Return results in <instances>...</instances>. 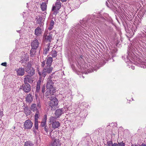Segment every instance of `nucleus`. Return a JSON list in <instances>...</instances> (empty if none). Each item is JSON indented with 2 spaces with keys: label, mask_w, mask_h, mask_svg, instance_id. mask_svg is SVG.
<instances>
[{
  "label": "nucleus",
  "mask_w": 146,
  "mask_h": 146,
  "mask_svg": "<svg viewBox=\"0 0 146 146\" xmlns=\"http://www.w3.org/2000/svg\"><path fill=\"white\" fill-rule=\"evenodd\" d=\"M72 45L71 46L72 49V50H73V51L75 52V50H77V48H76V44L75 42H74L72 43Z\"/></svg>",
  "instance_id": "34"
},
{
  "label": "nucleus",
  "mask_w": 146,
  "mask_h": 146,
  "mask_svg": "<svg viewBox=\"0 0 146 146\" xmlns=\"http://www.w3.org/2000/svg\"><path fill=\"white\" fill-rule=\"evenodd\" d=\"M33 128L38 131V119H34V125Z\"/></svg>",
  "instance_id": "25"
},
{
  "label": "nucleus",
  "mask_w": 146,
  "mask_h": 146,
  "mask_svg": "<svg viewBox=\"0 0 146 146\" xmlns=\"http://www.w3.org/2000/svg\"><path fill=\"white\" fill-rule=\"evenodd\" d=\"M37 49L33 48H31L30 51V56L31 57H33L35 55L36 52V50Z\"/></svg>",
  "instance_id": "24"
},
{
  "label": "nucleus",
  "mask_w": 146,
  "mask_h": 146,
  "mask_svg": "<svg viewBox=\"0 0 146 146\" xmlns=\"http://www.w3.org/2000/svg\"><path fill=\"white\" fill-rule=\"evenodd\" d=\"M107 146H112L113 145L112 142L111 141H110L107 142Z\"/></svg>",
  "instance_id": "42"
},
{
  "label": "nucleus",
  "mask_w": 146,
  "mask_h": 146,
  "mask_svg": "<svg viewBox=\"0 0 146 146\" xmlns=\"http://www.w3.org/2000/svg\"><path fill=\"white\" fill-rule=\"evenodd\" d=\"M123 57H124V56H122V58H123Z\"/></svg>",
  "instance_id": "61"
},
{
  "label": "nucleus",
  "mask_w": 146,
  "mask_h": 146,
  "mask_svg": "<svg viewBox=\"0 0 146 146\" xmlns=\"http://www.w3.org/2000/svg\"><path fill=\"white\" fill-rule=\"evenodd\" d=\"M112 146H118V142L117 144L115 143L113 144Z\"/></svg>",
  "instance_id": "48"
},
{
  "label": "nucleus",
  "mask_w": 146,
  "mask_h": 146,
  "mask_svg": "<svg viewBox=\"0 0 146 146\" xmlns=\"http://www.w3.org/2000/svg\"><path fill=\"white\" fill-rule=\"evenodd\" d=\"M73 37H75V36H73Z\"/></svg>",
  "instance_id": "63"
},
{
  "label": "nucleus",
  "mask_w": 146,
  "mask_h": 146,
  "mask_svg": "<svg viewBox=\"0 0 146 146\" xmlns=\"http://www.w3.org/2000/svg\"><path fill=\"white\" fill-rule=\"evenodd\" d=\"M56 118L54 117L51 116L49 119L50 123L52 124V128L55 129L58 128L60 126V123L59 122L56 121Z\"/></svg>",
  "instance_id": "2"
},
{
  "label": "nucleus",
  "mask_w": 146,
  "mask_h": 146,
  "mask_svg": "<svg viewBox=\"0 0 146 146\" xmlns=\"http://www.w3.org/2000/svg\"><path fill=\"white\" fill-rule=\"evenodd\" d=\"M140 146H146V144L144 143H143L141 145H140Z\"/></svg>",
  "instance_id": "52"
},
{
  "label": "nucleus",
  "mask_w": 146,
  "mask_h": 146,
  "mask_svg": "<svg viewBox=\"0 0 146 146\" xmlns=\"http://www.w3.org/2000/svg\"><path fill=\"white\" fill-rule=\"evenodd\" d=\"M131 146H140V145H139L138 144L137 145L135 144H132Z\"/></svg>",
  "instance_id": "50"
},
{
  "label": "nucleus",
  "mask_w": 146,
  "mask_h": 146,
  "mask_svg": "<svg viewBox=\"0 0 146 146\" xmlns=\"http://www.w3.org/2000/svg\"><path fill=\"white\" fill-rule=\"evenodd\" d=\"M79 28H77L76 30V34L77 35L81 36V35H81L80 34H82V33H84V29L81 28L80 26H79Z\"/></svg>",
  "instance_id": "18"
},
{
  "label": "nucleus",
  "mask_w": 146,
  "mask_h": 146,
  "mask_svg": "<svg viewBox=\"0 0 146 146\" xmlns=\"http://www.w3.org/2000/svg\"><path fill=\"white\" fill-rule=\"evenodd\" d=\"M33 96L31 94H28L27 97L26 98V100H33Z\"/></svg>",
  "instance_id": "33"
},
{
  "label": "nucleus",
  "mask_w": 146,
  "mask_h": 146,
  "mask_svg": "<svg viewBox=\"0 0 146 146\" xmlns=\"http://www.w3.org/2000/svg\"><path fill=\"white\" fill-rule=\"evenodd\" d=\"M28 102H29V103H31V102L32 101H27Z\"/></svg>",
  "instance_id": "58"
},
{
  "label": "nucleus",
  "mask_w": 146,
  "mask_h": 146,
  "mask_svg": "<svg viewBox=\"0 0 146 146\" xmlns=\"http://www.w3.org/2000/svg\"><path fill=\"white\" fill-rule=\"evenodd\" d=\"M24 146H34V144L30 141H27L25 143Z\"/></svg>",
  "instance_id": "30"
},
{
  "label": "nucleus",
  "mask_w": 146,
  "mask_h": 146,
  "mask_svg": "<svg viewBox=\"0 0 146 146\" xmlns=\"http://www.w3.org/2000/svg\"><path fill=\"white\" fill-rule=\"evenodd\" d=\"M24 66L25 67L24 69L26 72L29 71L31 69L32 67H31V64L30 63L28 62L27 64H25V65H24Z\"/></svg>",
  "instance_id": "19"
},
{
  "label": "nucleus",
  "mask_w": 146,
  "mask_h": 146,
  "mask_svg": "<svg viewBox=\"0 0 146 146\" xmlns=\"http://www.w3.org/2000/svg\"><path fill=\"white\" fill-rule=\"evenodd\" d=\"M39 43L38 40L36 39L31 41V44L32 48L37 49L39 47Z\"/></svg>",
  "instance_id": "7"
},
{
  "label": "nucleus",
  "mask_w": 146,
  "mask_h": 146,
  "mask_svg": "<svg viewBox=\"0 0 146 146\" xmlns=\"http://www.w3.org/2000/svg\"><path fill=\"white\" fill-rule=\"evenodd\" d=\"M46 125V121H42L41 123L40 126L42 127H43L45 126Z\"/></svg>",
  "instance_id": "41"
},
{
  "label": "nucleus",
  "mask_w": 146,
  "mask_h": 146,
  "mask_svg": "<svg viewBox=\"0 0 146 146\" xmlns=\"http://www.w3.org/2000/svg\"><path fill=\"white\" fill-rule=\"evenodd\" d=\"M61 7V3L59 1L56 2L55 3V5H53L52 8V10H54V9H59Z\"/></svg>",
  "instance_id": "20"
},
{
  "label": "nucleus",
  "mask_w": 146,
  "mask_h": 146,
  "mask_svg": "<svg viewBox=\"0 0 146 146\" xmlns=\"http://www.w3.org/2000/svg\"><path fill=\"white\" fill-rule=\"evenodd\" d=\"M52 38V34L50 33H47L45 36V39L46 40V41H48L49 43L51 42V39Z\"/></svg>",
  "instance_id": "23"
},
{
  "label": "nucleus",
  "mask_w": 146,
  "mask_h": 146,
  "mask_svg": "<svg viewBox=\"0 0 146 146\" xmlns=\"http://www.w3.org/2000/svg\"><path fill=\"white\" fill-rule=\"evenodd\" d=\"M61 144L59 139H55L52 144V146H61Z\"/></svg>",
  "instance_id": "22"
},
{
  "label": "nucleus",
  "mask_w": 146,
  "mask_h": 146,
  "mask_svg": "<svg viewBox=\"0 0 146 146\" xmlns=\"http://www.w3.org/2000/svg\"><path fill=\"white\" fill-rule=\"evenodd\" d=\"M36 104H33L31 107V110H32L34 112L36 110L38 109L36 107Z\"/></svg>",
  "instance_id": "31"
},
{
  "label": "nucleus",
  "mask_w": 146,
  "mask_h": 146,
  "mask_svg": "<svg viewBox=\"0 0 146 146\" xmlns=\"http://www.w3.org/2000/svg\"><path fill=\"white\" fill-rule=\"evenodd\" d=\"M138 60L139 62L138 64V66L144 68H146V62L142 61L140 59H139Z\"/></svg>",
  "instance_id": "15"
},
{
  "label": "nucleus",
  "mask_w": 146,
  "mask_h": 146,
  "mask_svg": "<svg viewBox=\"0 0 146 146\" xmlns=\"http://www.w3.org/2000/svg\"><path fill=\"white\" fill-rule=\"evenodd\" d=\"M127 59H129V58H128V56L127 55Z\"/></svg>",
  "instance_id": "55"
},
{
  "label": "nucleus",
  "mask_w": 146,
  "mask_h": 146,
  "mask_svg": "<svg viewBox=\"0 0 146 146\" xmlns=\"http://www.w3.org/2000/svg\"><path fill=\"white\" fill-rule=\"evenodd\" d=\"M52 10L53 12L52 13V15H54L56 16V15L59 12V9H54V10Z\"/></svg>",
  "instance_id": "40"
},
{
  "label": "nucleus",
  "mask_w": 146,
  "mask_h": 146,
  "mask_svg": "<svg viewBox=\"0 0 146 146\" xmlns=\"http://www.w3.org/2000/svg\"><path fill=\"white\" fill-rule=\"evenodd\" d=\"M24 69L21 67L17 69V75L19 76H22L24 75L25 73Z\"/></svg>",
  "instance_id": "10"
},
{
  "label": "nucleus",
  "mask_w": 146,
  "mask_h": 146,
  "mask_svg": "<svg viewBox=\"0 0 146 146\" xmlns=\"http://www.w3.org/2000/svg\"><path fill=\"white\" fill-rule=\"evenodd\" d=\"M19 31H17L18 32H19Z\"/></svg>",
  "instance_id": "62"
},
{
  "label": "nucleus",
  "mask_w": 146,
  "mask_h": 146,
  "mask_svg": "<svg viewBox=\"0 0 146 146\" xmlns=\"http://www.w3.org/2000/svg\"><path fill=\"white\" fill-rule=\"evenodd\" d=\"M28 60V57H27L26 56H25L22 59V58H21V60L20 62L21 63H23L25 62H26Z\"/></svg>",
  "instance_id": "35"
},
{
  "label": "nucleus",
  "mask_w": 146,
  "mask_h": 146,
  "mask_svg": "<svg viewBox=\"0 0 146 146\" xmlns=\"http://www.w3.org/2000/svg\"><path fill=\"white\" fill-rule=\"evenodd\" d=\"M36 23L40 25H42L44 20H43L42 16L41 15H38L36 18Z\"/></svg>",
  "instance_id": "11"
},
{
  "label": "nucleus",
  "mask_w": 146,
  "mask_h": 146,
  "mask_svg": "<svg viewBox=\"0 0 146 146\" xmlns=\"http://www.w3.org/2000/svg\"><path fill=\"white\" fill-rule=\"evenodd\" d=\"M42 34L41 29L38 27L35 30V34L37 36H40Z\"/></svg>",
  "instance_id": "17"
},
{
  "label": "nucleus",
  "mask_w": 146,
  "mask_h": 146,
  "mask_svg": "<svg viewBox=\"0 0 146 146\" xmlns=\"http://www.w3.org/2000/svg\"><path fill=\"white\" fill-rule=\"evenodd\" d=\"M62 2L66 1L67 0H61Z\"/></svg>",
  "instance_id": "53"
},
{
  "label": "nucleus",
  "mask_w": 146,
  "mask_h": 146,
  "mask_svg": "<svg viewBox=\"0 0 146 146\" xmlns=\"http://www.w3.org/2000/svg\"><path fill=\"white\" fill-rule=\"evenodd\" d=\"M51 130H50V133L51 132Z\"/></svg>",
  "instance_id": "60"
},
{
  "label": "nucleus",
  "mask_w": 146,
  "mask_h": 146,
  "mask_svg": "<svg viewBox=\"0 0 146 146\" xmlns=\"http://www.w3.org/2000/svg\"><path fill=\"white\" fill-rule=\"evenodd\" d=\"M35 111H36V113L35 115L34 119H38L39 118L38 115L39 114V112L38 109Z\"/></svg>",
  "instance_id": "38"
},
{
  "label": "nucleus",
  "mask_w": 146,
  "mask_h": 146,
  "mask_svg": "<svg viewBox=\"0 0 146 146\" xmlns=\"http://www.w3.org/2000/svg\"><path fill=\"white\" fill-rule=\"evenodd\" d=\"M54 83L51 79L48 80L46 85V88L47 89L51 90L52 91V93L56 92L55 88L54 87Z\"/></svg>",
  "instance_id": "3"
},
{
  "label": "nucleus",
  "mask_w": 146,
  "mask_h": 146,
  "mask_svg": "<svg viewBox=\"0 0 146 146\" xmlns=\"http://www.w3.org/2000/svg\"><path fill=\"white\" fill-rule=\"evenodd\" d=\"M86 24H87V22H86V23H85V25H86Z\"/></svg>",
  "instance_id": "57"
},
{
  "label": "nucleus",
  "mask_w": 146,
  "mask_h": 146,
  "mask_svg": "<svg viewBox=\"0 0 146 146\" xmlns=\"http://www.w3.org/2000/svg\"><path fill=\"white\" fill-rule=\"evenodd\" d=\"M7 64L6 62H4L2 63L1 64V65L3 66H6Z\"/></svg>",
  "instance_id": "47"
},
{
  "label": "nucleus",
  "mask_w": 146,
  "mask_h": 146,
  "mask_svg": "<svg viewBox=\"0 0 146 146\" xmlns=\"http://www.w3.org/2000/svg\"><path fill=\"white\" fill-rule=\"evenodd\" d=\"M104 58L106 61H108L111 58L110 57V56L108 54H106L104 56Z\"/></svg>",
  "instance_id": "36"
},
{
  "label": "nucleus",
  "mask_w": 146,
  "mask_h": 146,
  "mask_svg": "<svg viewBox=\"0 0 146 146\" xmlns=\"http://www.w3.org/2000/svg\"><path fill=\"white\" fill-rule=\"evenodd\" d=\"M24 112L27 116L31 114V111L30 109L28 108L27 106L24 108Z\"/></svg>",
  "instance_id": "21"
},
{
  "label": "nucleus",
  "mask_w": 146,
  "mask_h": 146,
  "mask_svg": "<svg viewBox=\"0 0 146 146\" xmlns=\"http://www.w3.org/2000/svg\"><path fill=\"white\" fill-rule=\"evenodd\" d=\"M41 8L42 11H44L46 9L47 5L45 3H42L41 5Z\"/></svg>",
  "instance_id": "28"
},
{
  "label": "nucleus",
  "mask_w": 146,
  "mask_h": 146,
  "mask_svg": "<svg viewBox=\"0 0 146 146\" xmlns=\"http://www.w3.org/2000/svg\"><path fill=\"white\" fill-rule=\"evenodd\" d=\"M33 123L29 119L26 120L24 123V127L25 129H30L33 126Z\"/></svg>",
  "instance_id": "6"
},
{
  "label": "nucleus",
  "mask_w": 146,
  "mask_h": 146,
  "mask_svg": "<svg viewBox=\"0 0 146 146\" xmlns=\"http://www.w3.org/2000/svg\"><path fill=\"white\" fill-rule=\"evenodd\" d=\"M84 20L82 21V23H84Z\"/></svg>",
  "instance_id": "56"
},
{
  "label": "nucleus",
  "mask_w": 146,
  "mask_h": 146,
  "mask_svg": "<svg viewBox=\"0 0 146 146\" xmlns=\"http://www.w3.org/2000/svg\"><path fill=\"white\" fill-rule=\"evenodd\" d=\"M51 55L53 57H56L57 56V52L56 50L52 51Z\"/></svg>",
  "instance_id": "37"
},
{
  "label": "nucleus",
  "mask_w": 146,
  "mask_h": 146,
  "mask_svg": "<svg viewBox=\"0 0 146 146\" xmlns=\"http://www.w3.org/2000/svg\"><path fill=\"white\" fill-rule=\"evenodd\" d=\"M44 121H46L47 119V116L46 115H45L44 116Z\"/></svg>",
  "instance_id": "51"
},
{
  "label": "nucleus",
  "mask_w": 146,
  "mask_h": 146,
  "mask_svg": "<svg viewBox=\"0 0 146 146\" xmlns=\"http://www.w3.org/2000/svg\"><path fill=\"white\" fill-rule=\"evenodd\" d=\"M31 76H30L29 75H27L25 76L24 78V83H28L29 82L30 83H33V80L31 78H30Z\"/></svg>",
  "instance_id": "13"
},
{
  "label": "nucleus",
  "mask_w": 146,
  "mask_h": 146,
  "mask_svg": "<svg viewBox=\"0 0 146 146\" xmlns=\"http://www.w3.org/2000/svg\"><path fill=\"white\" fill-rule=\"evenodd\" d=\"M36 129H35V128L33 127V132L35 133H36L37 132L36 131Z\"/></svg>",
  "instance_id": "49"
},
{
  "label": "nucleus",
  "mask_w": 146,
  "mask_h": 146,
  "mask_svg": "<svg viewBox=\"0 0 146 146\" xmlns=\"http://www.w3.org/2000/svg\"><path fill=\"white\" fill-rule=\"evenodd\" d=\"M125 143L123 141L118 142V146H125Z\"/></svg>",
  "instance_id": "43"
},
{
  "label": "nucleus",
  "mask_w": 146,
  "mask_h": 146,
  "mask_svg": "<svg viewBox=\"0 0 146 146\" xmlns=\"http://www.w3.org/2000/svg\"><path fill=\"white\" fill-rule=\"evenodd\" d=\"M20 87V89L23 90L26 93H28L31 90V85L29 83H24Z\"/></svg>",
  "instance_id": "4"
},
{
  "label": "nucleus",
  "mask_w": 146,
  "mask_h": 146,
  "mask_svg": "<svg viewBox=\"0 0 146 146\" xmlns=\"http://www.w3.org/2000/svg\"><path fill=\"white\" fill-rule=\"evenodd\" d=\"M127 54L128 55H129V52H127Z\"/></svg>",
  "instance_id": "59"
},
{
  "label": "nucleus",
  "mask_w": 146,
  "mask_h": 146,
  "mask_svg": "<svg viewBox=\"0 0 146 146\" xmlns=\"http://www.w3.org/2000/svg\"><path fill=\"white\" fill-rule=\"evenodd\" d=\"M37 106L39 108H40L41 107V105L40 103V101H38L37 103Z\"/></svg>",
  "instance_id": "46"
},
{
  "label": "nucleus",
  "mask_w": 146,
  "mask_h": 146,
  "mask_svg": "<svg viewBox=\"0 0 146 146\" xmlns=\"http://www.w3.org/2000/svg\"><path fill=\"white\" fill-rule=\"evenodd\" d=\"M57 132L56 131L52 132V130H51L50 133V135L52 139H54L57 136Z\"/></svg>",
  "instance_id": "27"
},
{
  "label": "nucleus",
  "mask_w": 146,
  "mask_h": 146,
  "mask_svg": "<svg viewBox=\"0 0 146 146\" xmlns=\"http://www.w3.org/2000/svg\"><path fill=\"white\" fill-rule=\"evenodd\" d=\"M44 127V130L47 133L48 132V126H47L46 125Z\"/></svg>",
  "instance_id": "44"
},
{
  "label": "nucleus",
  "mask_w": 146,
  "mask_h": 146,
  "mask_svg": "<svg viewBox=\"0 0 146 146\" xmlns=\"http://www.w3.org/2000/svg\"><path fill=\"white\" fill-rule=\"evenodd\" d=\"M58 101H50L49 106L52 108L53 107L57 108Z\"/></svg>",
  "instance_id": "16"
},
{
  "label": "nucleus",
  "mask_w": 146,
  "mask_h": 146,
  "mask_svg": "<svg viewBox=\"0 0 146 146\" xmlns=\"http://www.w3.org/2000/svg\"><path fill=\"white\" fill-rule=\"evenodd\" d=\"M54 21L53 20H52L50 22V23L49 24V27H48V29H49V30H52L53 27V26L54 25Z\"/></svg>",
  "instance_id": "32"
},
{
  "label": "nucleus",
  "mask_w": 146,
  "mask_h": 146,
  "mask_svg": "<svg viewBox=\"0 0 146 146\" xmlns=\"http://www.w3.org/2000/svg\"><path fill=\"white\" fill-rule=\"evenodd\" d=\"M45 84L42 85L41 87V92L42 94H44L45 91Z\"/></svg>",
  "instance_id": "39"
},
{
  "label": "nucleus",
  "mask_w": 146,
  "mask_h": 146,
  "mask_svg": "<svg viewBox=\"0 0 146 146\" xmlns=\"http://www.w3.org/2000/svg\"><path fill=\"white\" fill-rule=\"evenodd\" d=\"M52 57H47L45 60L41 62V66L42 67H44L42 72H40L39 70H38V73L39 76L44 77L47 73H50L52 71L53 68L51 66L52 62Z\"/></svg>",
  "instance_id": "1"
},
{
  "label": "nucleus",
  "mask_w": 146,
  "mask_h": 146,
  "mask_svg": "<svg viewBox=\"0 0 146 146\" xmlns=\"http://www.w3.org/2000/svg\"><path fill=\"white\" fill-rule=\"evenodd\" d=\"M50 43H48L47 44L44 45L43 48L44 51L43 52L44 54H46L49 52L50 47Z\"/></svg>",
  "instance_id": "14"
},
{
  "label": "nucleus",
  "mask_w": 146,
  "mask_h": 146,
  "mask_svg": "<svg viewBox=\"0 0 146 146\" xmlns=\"http://www.w3.org/2000/svg\"><path fill=\"white\" fill-rule=\"evenodd\" d=\"M132 68L133 69V70H134V69H135V67H132Z\"/></svg>",
  "instance_id": "54"
},
{
  "label": "nucleus",
  "mask_w": 146,
  "mask_h": 146,
  "mask_svg": "<svg viewBox=\"0 0 146 146\" xmlns=\"http://www.w3.org/2000/svg\"><path fill=\"white\" fill-rule=\"evenodd\" d=\"M108 1L110 5V6L108 5V2L106 1V4L108 7L110 8H113L115 10H116L117 8L115 6L113 5V3H114L113 0H108Z\"/></svg>",
  "instance_id": "12"
},
{
  "label": "nucleus",
  "mask_w": 146,
  "mask_h": 146,
  "mask_svg": "<svg viewBox=\"0 0 146 146\" xmlns=\"http://www.w3.org/2000/svg\"><path fill=\"white\" fill-rule=\"evenodd\" d=\"M28 74V75L30 76H33L34 74L35 73V69L33 68L32 67L31 69L29 71L27 72Z\"/></svg>",
  "instance_id": "26"
},
{
  "label": "nucleus",
  "mask_w": 146,
  "mask_h": 146,
  "mask_svg": "<svg viewBox=\"0 0 146 146\" xmlns=\"http://www.w3.org/2000/svg\"><path fill=\"white\" fill-rule=\"evenodd\" d=\"M3 115V110H0V117H1Z\"/></svg>",
  "instance_id": "45"
},
{
  "label": "nucleus",
  "mask_w": 146,
  "mask_h": 146,
  "mask_svg": "<svg viewBox=\"0 0 146 146\" xmlns=\"http://www.w3.org/2000/svg\"><path fill=\"white\" fill-rule=\"evenodd\" d=\"M62 108L56 110L54 113L55 116H54L57 119L60 117L61 116L62 114H63L64 112Z\"/></svg>",
  "instance_id": "9"
},
{
  "label": "nucleus",
  "mask_w": 146,
  "mask_h": 146,
  "mask_svg": "<svg viewBox=\"0 0 146 146\" xmlns=\"http://www.w3.org/2000/svg\"><path fill=\"white\" fill-rule=\"evenodd\" d=\"M41 84V81L39 80L37 82L36 87V90L35 92V96L36 100H37V98L38 94L40 93V85Z\"/></svg>",
  "instance_id": "8"
},
{
  "label": "nucleus",
  "mask_w": 146,
  "mask_h": 146,
  "mask_svg": "<svg viewBox=\"0 0 146 146\" xmlns=\"http://www.w3.org/2000/svg\"><path fill=\"white\" fill-rule=\"evenodd\" d=\"M46 91L45 93V96L47 97L50 96V97H48V98H49V99L50 100H58L56 98V97L54 96H51L50 95L52 94L53 95V94L52 93V91L51 90L47 89H46Z\"/></svg>",
  "instance_id": "5"
},
{
  "label": "nucleus",
  "mask_w": 146,
  "mask_h": 146,
  "mask_svg": "<svg viewBox=\"0 0 146 146\" xmlns=\"http://www.w3.org/2000/svg\"><path fill=\"white\" fill-rule=\"evenodd\" d=\"M77 66L79 69V71L80 72H82L83 71V70H84V68L82 66L81 64L80 63H79L78 62V64H77Z\"/></svg>",
  "instance_id": "29"
}]
</instances>
